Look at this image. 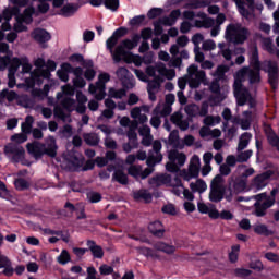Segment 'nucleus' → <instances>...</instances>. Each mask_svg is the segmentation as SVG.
Wrapping results in <instances>:
<instances>
[{
    "label": "nucleus",
    "mask_w": 279,
    "mask_h": 279,
    "mask_svg": "<svg viewBox=\"0 0 279 279\" xmlns=\"http://www.w3.org/2000/svg\"><path fill=\"white\" fill-rule=\"evenodd\" d=\"M80 10V5L77 4H65L59 12V16H64L65 19H69L75 14Z\"/></svg>",
    "instance_id": "35"
},
{
    "label": "nucleus",
    "mask_w": 279,
    "mask_h": 279,
    "mask_svg": "<svg viewBox=\"0 0 279 279\" xmlns=\"http://www.w3.org/2000/svg\"><path fill=\"white\" fill-rule=\"evenodd\" d=\"M202 167V162L199 159V156L194 155L190 160L189 169H184L180 172L181 178L183 180H186L189 182L190 180H193V178H197L199 175V169Z\"/></svg>",
    "instance_id": "16"
},
{
    "label": "nucleus",
    "mask_w": 279,
    "mask_h": 279,
    "mask_svg": "<svg viewBox=\"0 0 279 279\" xmlns=\"http://www.w3.org/2000/svg\"><path fill=\"white\" fill-rule=\"evenodd\" d=\"M239 252H241V246L239 244L233 245L229 253V260L231 263H236V260H239Z\"/></svg>",
    "instance_id": "55"
},
{
    "label": "nucleus",
    "mask_w": 279,
    "mask_h": 279,
    "mask_svg": "<svg viewBox=\"0 0 279 279\" xmlns=\"http://www.w3.org/2000/svg\"><path fill=\"white\" fill-rule=\"evenodd\" d=\"M32 38L36 40V43H39V45H43L45 43H49L51 40V34L43 28H36L32 33Z\"/></svg>",
    "instance_id": "30"
},
{
    "label": "nucleus",
    "mask_w": 279,
    "mask_h": 279,
    "mask_svg": "<svg viewBox=\"0 0 279 279\" xmlns=\"http://www.w3.org/2000/svg\"><path fill=\"white\" fill-rule=\"evenodd\" d=\"M122 60L124 62H126V64H135V66H142L143 62V58L138 54H126L124 58H122Z\"/></svg>",
    "instance_id": "42"
},
{
    "label": "nucleus",
    "mask_w": 279,
    "mask_h": 279,
    "mask_svg": "<svg viewBox=\"0 0 279 279\" xmlns=\"http://www.w3.org/2000/svg\"><path fill=\"white\" fill-rule=\"evenodd\" d=\"M0 269H3L2 274H4V276H12L14 274V268H12V263L10 262V259H8V257L1 254H0Z\"/></svg>",
    "instance_id": "34"
},
{
    "label": "nucleus",
    "mask_w": 279,
    "mask_h": 279,
    "mask_svg": "<svg viewBox=\"0 0 279 279\" xmlns=\"http://www.w3.org/2000/svg\"><path fill=\"white\" fill-rule=\"evenodd\" d=\"M20 13L21 9H19V7L3 9L2 14H0V43L5 37V32H10L12 29L10 21H12L13 16H19Z\"/></svg>",
    "instance_id": "13"
},
{
    "label": "nucleus",
    "mask_w": 279,
    "mask_h": 279,
    "mask_svg": "<svg viewBox=\"0 0 279 279\" xmlns=\"http://www.w3.org/2000/svg\"><path fill=\"white\" fill-rule=\"evenodd\" d=\"M226 197V190H217V189H210L209 192V201L210 202H221Z\"/></svg>",
    "instance_id": "43"
},
{
    "label": "nucleus",
    "mask_w": 279,
    "mask_h": 279,
    "mask_svg": "<svg viewBox=\"0 0 279 279\" xmlns=\"http://www.w3.org/2000/svg\"><path fill=\"white\" fill-rule=\"evenodd\" d=\"M206 80V72L199 70L195 64L187 68V75L179 78L178 86L180 90L186 88L189 84L190 88H199V85Z\"/></svg>",
    "instance_id": "5"
},
{
    "label": "nucleus",
    "mask_w": 279,
    "mask_h": 279,
    "mask_svg": "<svg viewBox=\"0 0 279 279\" xmlns=\"http://www.w3.org/2000/svg\"><path fill=\"white\" fill-rule=\"evenodd\" d=\"M14 184L17 191H25V189H29V182L25 181L24 179L15 180Z\"/></svg>",
    "instance_id": "61"
},
{
    "label": "nucleus",
    "mask_w": 279,
    "mask_h": 279,
    "mask_svg": "<svg viewBox=\"0 0 279 279\" xmlns=\"http://www.w3.org/2000/svg\"><path fill=\"white\" fill-rule=\"evenodd\" d=\"M57 262L59 265H66L68 263H71V254H69V251H61L60 255L57 257Z\"/></svg>",
    "instance_id": "53"
},
{
    "label": "nucleus",
    "mask_w": 279,
    "mask_h": 279,
    "mask_svg": "<svg viewBox=\"0 0 279 279\" xmlns=\"http://www.w3.org/2000/svg\"><path fill=\"white\" fill-rule=\"evenodd\" d=\"M169 143L173 145L177 149H184V144L180 141V133L178 130L171 131L169 134Z\"/></svg>",
    "instance_id": "38"
},
{
    "label": "nucleus",
    "mask_w": 279,
    "mask_h": 279,
    "mask_svg": "<svg viewBox=\"0 0 279 279\" xmlns=\"http://www.w3.org/2000/svg\"><path fill=\"white\" fill-rule=\"evenodd\" d=\"M84 141L87 145H99V135L97 133H87L84 135Z\"/></svg>",
    "instance_id": "52"
},
{
    "label": "nucleus",
    "mask_w": 279,
    "mask_h": 279,
    "mask_svg": "<svg viewBox=\"0 0 279 279\" xmlns=\"http://www.w3.org/2000/svg\"><path fill=\"white\" fill-rule=\"evenodd\" d=\"M129 175H132L133 178H141L142 180H145L148 175H151L154 173V167L146 168L143 171V168L141 166H131L128 170Z\"/></svg>",
    "instance_id": "27"
},
{
    "label": "nucleus",
    "mask_w": 279,
    "mask_h": 279,
    "mask_svg": "<svg viewBox=\"0 0 279 279\" xmlns=\"http://www.w3.org/2000/svg\"><path fill=\"white\" fill-rule=\"evenodd\" d=\"M135 199H143L146 203L151 202V193L147 192V190H141L134 193Z\"/></svg>",
    "instance_id": "49"
},
{
    "label": "nucleus",
    "mask_w": 279,
    "mask_h": 279,
    "mask_svg": "<svg viewBox=\"0 0 279 279\" xmlns=\"http://www.w3.org/2000/svg\"><path fill=\"white\" fill-rule=\"evenodd\" d=\"M110 82V74L102 72L98 75V81L95 84H89L88 93L98 101L106 99V84Z\"/></svg>",
    "instance_id": "12"
},
{
    "label": "nucleus",
    "mask_w": 279,
    "mask_h": 279,
    "mask_svg": "<svg viewBox=\"0 0 279 279\" xmlns=\"http://www.w3.org/2000/svg\"><path fill=\"white\" fill-rule=\"evenodd\" d=\"M190 189L193 191V193H204L207 189L208 185L204 180H197L196 182H192L190 184Z\"/></svg>",
    "instance_id": "45"
},
{
    "label": "nucleus",
    "mask_w": 279,
    "mask_h": 279,
    "mask_svg": "<svg viewBox=\"0 0 279 279\" xmlns=\"http://www.w3.org/2000/svg\"><path fill=\"white\" fill-rule=\"evenodd\" d=\"M250 63L253 69L247 66L242 68L234 74V95L238 106H245L248 101L251 108L254 106V98L250 95L247 89L243 88V82L248 80L250 84H258L260 82V61H258V48L253 47L248 53Z\"/></svg>",
    "instance_id": "1"
},
{
    "label": "nucleus",
    "mask_w": 279,
    "mask_h": 279,
    "mask_svg": "<svg viewBox=\"0 0 279 279\" xmlns=\"http://www.w3.org/2000/svg\"><path fill=\"white\" fill-rule=\"evenodd\" d=\"M71 71H73V66L69 63H63L61 69L57 71V75L61 82H69V73H71Z\"/></svg>",
    "instance_id": "37"
},
{
    "label": "nucleus",
    "mask_w": 279,
    "mask_h": 279,
    "mask_svg": "<svg viewBox=\"0 0 279 279\" xmlns=\"http://www.w3.org/2000/svg\"><path fill=\"white\" fill-rule=\"evenodd\" d=\"M1 99H8V101H14L16 94L12 90L4 89L0 93Z\"/></svg>",
    "instance_id": "60"
},
{
    "label": "nucleus",
    "mask_w": 279,
    "mask_h": 279,
    "mask_svg": "<svg viewBox=\"0 0 279 279\" xmlns=\"http://www.w3.org/2000/svg\"><path fill=\"white\" fill-rule=\"evenodd\" d=\"M267 136L268 143H270V145H272L274 147H279V136L276 135V133L270 131L268 132Z\"/></svg>",
    "instance_id": "62"
},
{
    "label": "nucleus",
    "mask_w": 279,
    "mask_h": 279,
    "mask_svg": "<svg viewBox=\"0 0 279 279\" xmlns=\"http://www.w3.org/2000/svg\"><path fill=\"white\" fill-rule=\"evenodd\" d=\"M185 112L189 117H199V106L193 104L185 107Z\"/></svg>",
    "instance_id": "56"
},
{
    "label": "nucleus",
    "mask_w": 279,
    "mask_h": 279,
    "mask_svg": "<svg viewBox=\"0 0 279 279\" xmlns=\"http://www.w3.org/2000/svg\"><path fill=\"white\" fill-rule=\"evenodd\" d=\"M235 174L241 175L242 180H245L250 178V175H254V169L253 168H247L245 166H240L238 167Z\"/></svg>",
    "instance_id": "46"
},
{
    "label": "nucleus",
    "mask_w": 279,
    "mask_h": 279,
    "mask_svg": "<svg viewBox=\"0 0 279 279\" xmlns=\"http://www.w3.org/2000/svg\"><path fill=\"white\" fill-rule=\"evenodd\" d=\"M116 75L122 82L124 88H134L136 86V82L130 80V71L126 68H119L116 71Z\"/></svg>",
    "instance_id": "24"
},
{
    "label": "nucleus",
    "mask_w": 279,
    "mask_h": 279,
    "mask_svg": "<svg viewBox=\"0 0 279 279\" xmlns=\"http://www.w3.org/2000/svg\"><path fill=\"white\" fill-rule=\"evenodd\" d=\"M271 196H267V193H260L254 196L256 201L255 206V215L256 217H265V214L268 208H271L274 204H276V195H278V189H274L270 192Z\"/></svg>",
    "instance_id": "8"
},
{
    "label": "nucleus",
    "mask_w": 279,
    "mask_h": 279,
    "mask_svg": "<svg viewBox=\"0 0 279 279\" xmlns=\"http://www.w3.org/2000/svg\"><path fill=\"white\" fill-rule=\"evenodd\" d=\"M76 100H77V106L75 107V102H74V110H76L78 114H84L86 112V104L88 102V97H86L84 93L77 92Z\"/></svg>",
    "instance_id": "31"
},
{
    "label": "nucleus",
    "mask_w": 279,
    "mask_h": 279,
    "mask_svg": "<svg viewBox=\"0 0 279 279\" xmlns=\"http://www.w3.org/2000/svg\"><path fill=\"white\" fill-rule=\"evenodd\" d=\"M125 95V89H117L114 87L109 88V97H111L112 99H123Z\"/></svg>",
    "instance_id": "51"
},
{
    "label": "nucleus",
    "mask_w": 279,
    "mask_h": 279,
    "mask_svg": "<svg viewBox=\"0 0 279 279\" xmlns=\"http://www.w3.org/2000/svg\"><path fill=\"white\" fill-rule=\"evenodd\" d=\"M202 49L203 51H215V49H217V44H215V40L213 39H207L203 41Z\"/></svg>",
    "instance_id": "59"
},
{
    "label": "nucleus",
    "mask_w": 279,
    "mask_h": 279,
    "mask_svg": "<svg viewBox=\"0 0 279 279\" xmlns=\"http://www.w3.org/2000/svg\"><path fill=\"white\" fill-rule=\"evenodd\" d=\"M161 210L166 215H178V209L175 208V205H173V204L165 205Z\"/></svg>",
    "instance_id": "63"
},
{
    "label": "nucleus",
    "mask_w": 279,
    "mask_h": 279,
    "mask_svg": "<svg viewBox=\"0 0 279 279\" xmlns=\"http://www.w3.org/2000/svg\"><path fill=\"white\" fill-rule=\"evenodd\" d=\"M113 180L119 184H128V174L123 173V170L117 169L113 173Z\"/></svg>",
    "instance_id": "48"
},
{
    "label": "nucleus",
    "mask_w": 279,
    "mask_h": 279,
    "mask_svg": "<svg viewBox=\"0 0 279 279\" xmlns=\"http://www.w3.org/2000/svg\"><path fill=\"white\" fill-rule=\"evenodd\" d=\"M262 69L268 73L269 83L276 86V81L278 80V64L276 62L265 61L262 64Z\"/></svg>",
    "instance_id": "23"
},
{
    "label": "nucleus",
    "mask_w": 279,
    "mask_h": 279,
    "mask_svg": "<svg viewBox=\"0 0 279 279\" xmlns=\"http://www.w3.org/2000/svg\"><path fill=\"white\" fill-rule=\"evenodd\" d=\"M32 125H34V117L27 116L25 122L22 123L23 134H29L32 132Z\"/></svg>",
    "instance_id": "50"
},
{
    "label": "nucleus",
    "mask_w": 279,
    "mask_h": 279,
    "mask_svg": "<svg viewBox=\"0 0 279 279\" xmlns=\"http://www.w3.org/2000/svg\"><path fill=\"white\" fill-rule=\"evenodd\" d=\"M232 123L240 125L243 130H250V125H252V111H244L241 118H233Z\"/></svg>",
    "instance_id": "29"
},
{
    "label": "nucleus",
    "mask_w": 279,
    "mask_h": 279,
    "mask_svg": "<svg viewBox=\"0 0 279 279\" xmlns=\"http://www.w3.org/2000/svg\"><path fill=\"white\" fill-rule=\"evenodd\" d=\"M4 154L12 162H22L23 165V160H25V149L16 144H8L4 147Z\"/></svg>",
    "instance_id": "18"
},
{
    "label": "nucleus",
    "mask_w": 279,
    "mask_h": 279,
    "mask_svg": "<svg viewBox=\"0 0 279 279\" xmlns=\"http://www.w3.org/2000/svg\"><path fill=\"white\" fill-rule=\"evenodd\" d=\"M60 93L57 94V99L60 101L62 107L54 108V117L61 119L65 123H71V112L75 110V100L71 97L75 95V87L71 84L61 87Z\"/></svg>",
    "instance_id": "2"
},
{
    "label": "nucleus",
    "mask_w": 279,
    "mask_h": 279,
    "mask_svg": "<svg viewBox=\"0 0 279 279\" xmlns=\"http://www.w3.org/2000/svg\"><path fill=\"white\" fill-rule=\"evenodd\" d=\"M137 252L140 254H143L147 258H158V253H156L155 251H151L150 248H147V247H137Z\"/></svg>",
    "instance_id": "57"
},
{
    "label": "nucleus",
    "mask_w": 279,
    "mask_h": 279,
    "mask_svg": "<svg viewBox=\"0 0 279 279\" xmlns=\"http://www.w3.org/2000/svg\"><path fill=\"white\" fill-rule=\"evenodd\" d=\"M138 43H141V35H134L131 39H124L120 43L119 46L116 47L113 52V62L119 63L125 58L128 54H132L131 49L138 47ZM128 49L129 51H126Z\"/></svg>",
    "instance_id": "10"
},
{
    "label": "nucleus",
    "mask_w": 279,
    "mask_h": 279,
    "mask_svg": "<svg viewBox=\"0 0 279 279\" xmlns=\"http://www.w3.org/2000/svg\"><path fill=\"white\" fill-rule=\"evenodd\" d=\"M247 189V181L234 173L229 179V189L226 191L225 199L232 202L234 195L243 193Z\"/></svg>",
    "instance_id": "11"
},
{
    "label": "nucleus",
    "mask_w": 279,
    "mask_h": 279,
    "mask_svg": "<svg viewBox=\"0 0 279 279\" xmlns=\"http://www.w3.org/2000/svg\"><path fill=\"white\" fill-rule=\"evenodd\" d=\"M149 109L150 108L147 105L135 107L131 110V117L132 119H135V121H138V123H147V114H149Z\"/></svg>",
    "instance_id": "22"
},
{
    "label": "nucleus",
    "mask_w": 279,
    "mask_h": 279,
    "mask_svg": "<svg viewBox=\"0 0 279 279\" xmlns=\"http://www.w3.org/2000/svg\"><path fill=\"white\" fill-rule=\"evenodd\" d=\"M198 19H202V21L196 20L194 25L195 27H205L206 29L213 27V25H215V20L208 17V15H206V13L204 12H199L197 13Z\"/></svg>",
    "instance_id": "32"
},
{
    "label": "nucleus",
    "mask_w": 279,
    "mask_h": 279,
    "mask_svg": "<svg viewBox=\"0 0 279 279\" xmlns=\"http://www.w3.org/2000/svg\"><path fill=\"white\" fill-rule=\"evenodd\" d=\"M206 125H219L221 123V117L219 116H207L203 121Z\"/></svg>",
    "instance_id": "54"
},
{
    "label": "nucleus",
    "mask_w": 279,
    "mask_h": 279,
    "mask_svg": "<svg viewBox=\"0 0 279 279\" xmlns=\"http://www.w3.org/2000/svg\"><path fill=\"white\" fill-rule=\"evenodd\" d=\"M4 154L12 162H22L23 165V160H25V149L16 144H8L4 147Z\"/></svg>",
    "instance_id": "17"
},
{
    "label": "nucleus",
    "mask_w": 279,
    "mask_h": 279,
    "mask_svg": "<svg viewBox=\"0 0 279 279\" xmlns=\"http://www.w3.org/2000/svg\"><path fill=\"white\" fill-rule=\"evenodd\" d=\"M272 17H274V21H275V24H274V33H275V34H279V10H276V11L272 13Z\"/></svg>",
    "instance_id": "64"
},
{
    "label": "nucleus",
    "mask_w": 279,
    "mask_h": 279,
    "mask_svg": "<svg viewBox=\"0 0 279 279\" xmlns=\"http://www.w3.org/2000/svg\"><path fill=\"white\" fill-rule=\"evenodd\" d=\"M58 146L56 145V138L53 136H49L45 144H40L38 142H33L27 144V151L34 158H40L43 155L47 154L51 156V158L56 157Z\"/></svg>",
    "instance_id": "6"
},
{
    "label": "nucleus",
    "mask_w": 279,
    "mask_h": 279,
    "mask_svg": "<svg viewBox=\"0 0 279 279\" xmlns=\"http://www.w3.org/2000/svg\"><path fill=\"white\" fill-rule=\"evenodd\" d=\"M145 73L148 77H154V81L148 82V93H158L160 90V77H167V80L175 77V71L168 70L161 62L155 64V66L148 65Z\"/></svg>",
    "instance_id": "3"
},
{
    "label": "nucleus",
    "mask_w": 279,
    "mask_h": 279,
    "mask_svg": "<svg viewBox=\"0 0 279 279\" xmlns=\"http://www.w3.org/2000/svg\"><path fill=\"white\" fill-rule=\"evenodd\" d=\"M36 69L31 72L29 77L25 78L24 84H19L17 88H24V90H31L36 84L40 86L43 84V80H49L51 77V73L49 70L43 69L45 66V59L38 58L34 62Z\"/></svg>",
    "instance_id": "4"
},
{
    "label": "nucleus",
    "mask_w": 279,
    "mask_h": 279,
    "mask_svg": "<svg viewBox=\"0 0 279 279\" xmlns=\"http://www.w3.org/2000/svg\"><path fill=\"white\" fill-rule=\"evenodd\" d=\"M153 149L156 154V156L151 155L148 157L146 165L148 167H156V165H158V162H162V154H160V150L162 149V143H160V141H155L153 143Z\"/></svg>",
    "instance_id": "26"
},
{
    "label": "nucleus",
    "mask_w": 279,
    "mask_h": 279,
    "mask_svg": "<svg viewBox=\"0 0 279 279\" xmlns=\"http://www.w3.org/2000/svg\"><path fill=\"white\" fill-rule=\"evenodd\" d=\"M83 66L84 69H86L84 72L85 80H88L89 82L95 80L97 72L95 71V69H93L94 66L93 60L84 61Z\"/></svg>",
    "instance_id": "36"
},
{
    "label": "nucleus",
    "mask_w": 279,
    "mask_h": 279,
    "mask_svg": "<svg viewBox=\"0 0 279 279\" xmlns=\"http://www.w3.org/2000/svg\"><path fill=\"white\" fill-rule=\"evenodd\" d=\"M123 34H125V31L123 28H118L111 37H109L106 41L107 45V49H109L112 58L114 59V45H117V43H119V38H121V36H123Z\"/></svg>",
    "instance_id": "28"
},
{
    "label": "nucleus",
    "mask_w": 279,
    "mask_h": 279,
    "mask_svg": "<svg viewBox=\"0 0 279 279\" xmlns=\"http://www.w3.org/2000/svg\"><path fill=\"white\" fill-rule=\"evenodd\" d=\"M171 121L172 123H174V125H177V128H180V130H182L183 132L186 131V129L189 128V120H184L183 116L181 112H174L171 116Z\"/></svg>",
    "instance_id": "33"
},
{
    "label": "nucleus",
    "mask_w": 279,
    "mask_h": 279,
    "mask_svg": "<svg viewBox=\"0 0 279 279\" xmlns=\"http://www.w3.org/2000/svg\"><path fill=\"white\" fill-rule=\"evenodd\" d=\"M150 186H171L172 192L174 195L180 196V192L182 191V180L180 178L174 177L173 179L171 178V174H157L149 180Z\"/></svg>",
    "instance_id": "9"
},
{
    "label": "nucleus",
    "mask_w": 279,
    "mask_h": 279,
    "mask_svg": "<svg viewBox=\"0 0 279 279\" xmlns=\"http://www.w3.org/2000/svg\"><path fill=\"white\" fill-rule=\"evenodd\" d=\"M32 14H34V8L29 7L25 9L24 13L15 16V23L13 25V29L21 34V32H27V26L32 23Z\"/></svg>",
    "instance_id": "15"
},
{
    "label": "nucleus",
    "mask_w": 279,
    "mask_h": 279,
    "mask_svg": "<svg viewBox=\"0 0 279 279\" xmlns=\"http://www.w3.org/2000/svg\"><path fill=\"white\" fill-rule=\"evenodd\" d=\"M245 1V2H244ZM235 0V4L238 5L239 12L241 16L247 19V21H252L254 19V0ZM245 3L247 4V9H245Z\"/></svg>",
    "instance_id": "20"
},
{
    "label": "nucleus",
    "mask_w": 279,
    "mask_h": 279,
    "mask_svg": "<svg viewBox=\"0 0 279 279\" xmlns=\"http://www.w3.org/2000/svg\"><path fill=\"white\" fill-rule=\"evenodd\" d=\"M269 178H271V172L269 171L256 175L251 183V189L263 191L269 184Z\"/></svg>",
    "instance_id": "21"
},
{
    "label": "nucleus",
    "mask_w": 279,
    "mask_h": 279,
    "mask_svg": "<svg viewBox=\"0 0 279 279\" xmlns=\"http://www.w3.org/2000/svg\"><path fill=\"white\" fill-rule=\"evenodd\" d=\"M19 66H22V74L25 73H32V63H29V59L26 57L22 58H13L11 60V69H14V71H19Z\"/></svg>",
    "instance_id": "25"
},
{
    "label": "nucleus",
    "mask_w": 279,
    "mask_h": 279,
    "mask_svg": "<svg viewBox=\"0 0 279 279\" xmlns=\"http://www.w3.org/2000/svg\"><path fill=\"white\" fill-rule=\"evenodd\" d=\"M149 232L154 234V236H162L165 234V228L162 227V222L155 221L148 226Z\"/></svg>",
    "instance_id": "40"
},
{
    "label": "nucleus",
    "mask_w": 279,
    "mask_h": 279,
    "mask_svg": "<svg viewBox=\"0 0 279 279\" xmlns=\"http://www.w3.org/2000/svg\"><path fill=\"white\" fill-rule=\"evenodd\" d=\"M225 38L233 45H243L250 38V29L241 23H231L226 28Z\"/></svg>",
    "instance_id": "7"
},
{
    "label": "nucleus",
    "mask_w": 279,
    "mask_h": 279,
    "mask_svg": "<svg viewBox=\"0 0 279 279\" xmlns=\"http://www.w3.org/2000/svg\"><path fill=\"white\" fill-rule=\"evenodd\" d=\"M155 250L157 252H163V254H173L175 252V246L167 244L165 242H157L155 244Z\"/></svg>",
    "instance_id": "41"
},
{
    "label": "nucleus",
    "mask_w": 279,
    "mask_h": 279,
    "mask_svg": "<svg viewBox=\"0 0 279 279\" xmlns=\"http://www.w3.org/2000/svg\"><path fill=\"white\" fill-rule=\"evenodd\" d=\"M175 104V95L168 94L166 95V104H159L155 109V114H160L161 117H168L172 112L171 106Z\"/></svg>",
    "instance_id": "19"
},
{
    "label": "nucleus",
    "mask_w": 279,
    "mask_h": 279,
    "mask_svg": "<svg viewBox=\"0 0 279 279\" xmlns=\"http://www.w3.org/2000/svg\"><path fill=\"white\" fill-rule=\"evenodd\" d=\"M210 3H213V0H193L191 2V8H207V5H210Z\"/></svg>",
    "instance_id": "58"
},
{
    "label": "nucleus",
    "mask_w": 279,
    "mask_h": 279,
    "mask_svg": "<svg viewBox=\"0 0 279 279\" xmlns=\"http://www.w3.org/2000/svg\"><path fill=\"white\" fill-rule=\"evenodd\" d=\"M169 162L166 163V169L170 173H178L181 167L186 163V155L180 150L172 149L168 154Z\"/></svg>",
    "instance_id": "14"
},
{
    "label": "nucleus",
    "mask_w": 279,
    "mask_h": 279,
    "mask_svg": "<svg viewBox=\"0 0 279 279\" xmlns=\"http://www.w3.org/2000/svg\"><path fill=\"white\" fill-rule=\"evenodd\" d=\"M87 246L89 248V251L92 252L94 258H104V248L99 245H97V243H95V241H87Z\"/></svg>",
    "instance_id": "39"
},
{
    "label": "nucleus",
    "mask_w": 279,
    "mask_h": 279,
    "mask_svg": "<svg viewBox=\"0 0 279 279\" xmlns=\"http://www.w3.org/2000/svg\"><path fill=\"white\" fill-rule=\"evenodd\" d=\"M250 141H252V134L247 132L243 133L240 136L238 151H243V149H245L250 145Z\"/></svg>",
    "instance_id": "44"
},
{
    "label": "nucleus",
    "mask_w": 279,
    "mask_h": 279,
    "mask_svg": "<svg viewBox=\"0 0 279 279\" xmlns=\"http://www.w3.org/2000/svg\"><path fill=\"white\" fill-rule=\"evenodd\" d=\"M210 189H217V190L226 191V185H225L223 177L221 174H217L211 180Z\"/></svg>",
    "instance_id": "47"
}]
</instances>
